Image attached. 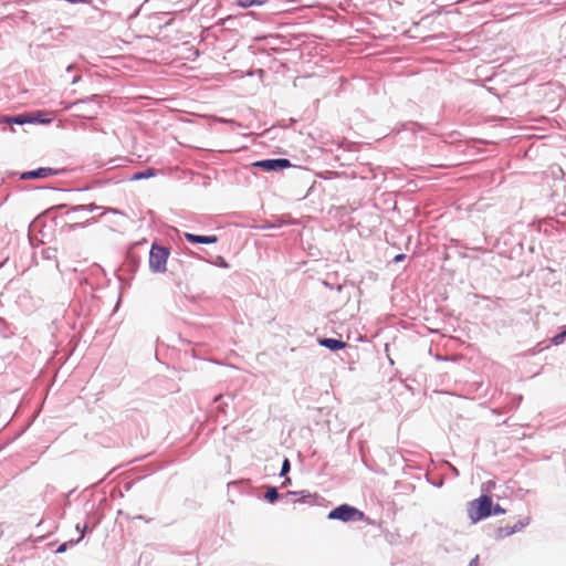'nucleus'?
<instances>
[{"label": "nucleus", "instance_id": "f257e3e1", "mask_svg": "<svg viewBox=\"0 0 566 566\" xmlns=\"http://www.w3.org/2000/svg\"><path fill=\"white\" fill-rule=\"evenodd\" d=\"M468 516L472 523H476L492 513V499L488 495H482L468 503Z\"/></svg>", "mask_w": 566, "mask_h": 566}, {"label": "nucleus", "instance_id": "f03ea898", "mask_svg": "<svg viewBox=\"0 0 566 566\" xmlns=\"http://www.w3.org/2000/svg\"><path fill=\"white\" fill-rule=\"evenodd\" d=\"M329 520H339L342 522L364 521L365 513L348 504H343L328 513Z\"/></svg>", "mask_w": 566, "mask_h": 566}, {"label": "nucleus", "instance_id": "7ed1b4c3", "mask_svg": "<svg viewBox=\"0 0 566 566\" xmlns=\"http://www.w3.org/2000/svg\"><path fill=\"white\" fill-rule=\"evenodd\" d=\"M168 251L165 248L153 245L149 254V266L153 271L160 272L166 269Z\"/></svg>", "mask_w": 566, "mask_h": 566}, {"label": "nucleus", "instance_id": "20e7f679", "mask_svg": "<svg viewBox=\"0 0 566 566\" xmlns=\"http://www.w3.org/2000/svg\"><path fill=\"white\" fill-rule=\"evenodd\" d=\"M255 167H260L266 171H277L292 166L291 161L285 158L277 159H265L253 164Z\"/></svg>", "mask_w": 566, "mask_h": 566}, {"label": "nucleus", "instance_id": "39448f33", "mask_svg": "<svg viewBox=\"0 0 566 566\" xmlns=\"http://www.w3.org/2000/svg\"><path fill=\"white\" fill-rule=\"evenodd\" d=\"M527 524H528V518H526L525 521H518L513 526L507 525V526L499 527L495 532V537L497 539H502L509 535H512L516 532L522 531Z\"/></svg>", "mask_w": 566, "mask_h": 566}, {"label": "nucleus", "instance_id": "423d86ee", "mask_svg": "<svg viewBox=\"0 0 566 566\" xmlns=\"http://www.w3.org/2000/svg\"><path fill=\"white\" fill-rule=\"evenodd\" d=\"M56 174V170L42 167L35 170L24 171L21 174V179H35V178H48Z\"/></svg>", "mask_w": 566, "mask_h": 566}, {"label": "nucleus", "instance_id": "0eeeda50", "mask_svg": "<svg viewBox=\"0 0 566 566\" xmlns=\"http://www.w3.org/2000/svg\"><path fill=\"white\" fill-rule=\"evenodd\" d=\"M185 238L191 243L211 244L218 241L217 235H197L188 232L185 233Z\"/></svg>", "mask_w": 566, "mask_h": 566}, {"label": "nucleus", "instance_id": "6e6552de", "mask_svg": "<svg viewBox=\"0 0 566 566\" xmlns=\"http://www.w3.org/2000/svg\"><path fill=\"white\" fill-rule=\"evenodd\" d=\"M319 344L331 350H338L346 346V343L335 338H322L318 340Z\"/></svg>", "mask_w": 566, "mask_h": 566}, {"label": "nucleus", "instance_id": "1a4fd4ad", "mask_svg": "<svg viewBox=\"0 0 566 566\" xmlns=\"http://www.w3.org/2000/svg\"><path fill=\"white\" fill-rule=\"evenodd\" d=\"M269 0H237V6L241 8H249V7H260L268 2Z\"/></svg>", "mask_w": 566, "mask_h": 566}, {"label": "nucleus", "instance_id": "9d476101", "mask_svg": "<svg viewBox=\"0 0 566 566\" xmlns=\"http://www.w3.org/2000/svg\"><path fill=\"white\" fill-rule=\"evenodd\" d=\"M6 122L22 125L25 123H31V122H33V119L28 116H17V117H7Z\"/></svg>", "mask_w": 566, "mask_h": 566}, {"label": "nucleus", "instance_id": "9b49d317", "mask_svg": "<svg viewBox=\"0 0 566 566\" xmlns=\"http://www.w3.org/2000/svg\"><path fill=\"white\" fill-rule=\"evenodd\" d=\"M279 497V492L275 488H270L266 493H265V499L273 503L274 501H276Z\"/></svg>", "mask_w": 566, "mask_h": 566}, {"label": "nucleus", "instance_id": "f8f14e48", "mask_svg": "<svg viewBox=\"0 0 566 566\" xmlns=\"http://www.w3.org/2000/svg\"><path fill=\"white\" fill-rule=\"evenodd\" d=\"M566 338V326H565V329L560 333H558L557 335H555L553 338H552V343L554 345H560L564 343Z\"/></svg>", "mask_w": 566, "mask_h": 566}, {"label": "nucleus", "instance_id": "ddd939ff", "mask_svg": "<svg viewBox=\"0 0 566 566\" xmlns=\"http://www.w3.org/2000/svg\"><path fill=\"white\" fill-rule=\"evenodd\" d=\"M155 176L154 169H147L145 172H138L133 176V179L138 180L142 178H148Z\"/></svg>", "mask_w": 566, "mask_h": 566}, {"label": "nucleus", "instance_id": "4468645a", "mask_svg": "<svg viewBox=\"0 0 566 566\" xmlns=\"http://www.w3.org/2000/svg\"><path fill=\"white\" fill-rule=\"evenodd\" d=\"M97 114V111L88 112L87 109H78L77 116L84 117V118H93Z\"/></svg>", "mask_w": 566, "mask_h": 566}, {"label": "nucleus", "instance_id": "2eb2a0df", "mask_svg": "<svg viewBox=\"0 0 566 566\" xmlns=\"http://www.w3.org/2000/svg\"><path fill=\"white\" fill-rule=\"evenodd\" d=\"M290 470V461L287 459L284 460L282 465V472L281 474H285Z\"/></svg>", "mask_w": 566, "mask_h": 566}, {"label": "nucleus", "instance_id": "dca6fc26", "mask_svg": "<svg viewBox=\"0 0 566 566\" xmlns=\"http://www.w3.org/2000/svg\"><path fill=\"white\" fill-rule=\"evenodd\" d=\"M492 511L494 514H502L504 513V509H502L499 504H496L494 507L492 506Z\"/></svg>", "mask_w": 566, "mask_h": 566}, {"label": "nucleus", "instance_id": "f3484780", "mask_svg": "<svg viewBox=\"0 0 566 566\" xmlns=\"http://www.w3.org/2000/svg\"><path fill=\"white\" fill-rule=\"evenodd\" d=\"M90 101H91V102L96 101L97 108H99V107H101V105H99V97H98L97 95H94L92 98H90Z\"/></svg>", "mask_w": 566, "mask_h": 566}, {"label": "nucleus", "instance_id": "a211bd4d", "mask_svg": "<svg viewBox=\"0 0 566 566\" xmlns=\"http://www.w3.org/2000/svg\"><path fill=\"white\" fill-rule=\"evenodd\" d=\"M405 259V254H398L395 256V261H402Z\"/></svg>", "mask_w": 566, "mask_h": 566}, {"label": "nucleus", "instance_id": "6ab92c4d", "mask_svg": "<svg viewBox=\"0 0 566 566\" xmlns=\"http://www.w3.org/2000/svg\"><path fill=\"white\" fill-rule=\"evenodd\" d=\"M470 566H478V557L471 562Z\"/></svg>", "mask_w": 566, "mask_h": 566}, {"label": "nucleus", "instance_id": "aec40b11", "mask_svg": "<svg viewBox=\"0 0 566 566\" xmlns=\"http://www.w3.org/2000/svg\"><path fill=\"white\" fill-rule=\"evenodd\" d=\"M39 122H41V123H49V122H50V119H44V118H42V119H39Z\"/></svg>", "mask_w": 566, "mask_h": 566}, {"label": "nucleus", "instance_id": "412c9836", "mask_svg": "<svg viewBox=\"0 0 566 566\" xmlns=\"http://www.w3.org/2000/svg\"><path fill=\"white\" fill-rule=\"evenodd\" d=\"M84 103H85V101H80V102H76L74 105L77 106V105H81V104H84Z\"/></svg>", "mask_w": 566, "mask_h": 566}]
</instances>
